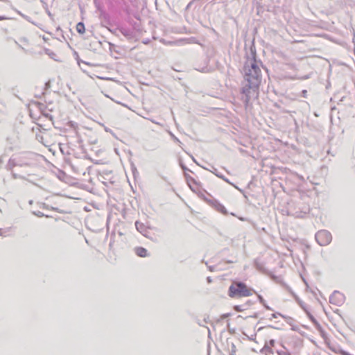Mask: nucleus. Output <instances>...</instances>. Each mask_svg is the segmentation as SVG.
<instances>
[{
    "label": "nucleus",
    "mask_w": 355,
    "mask_h": 355,
    "mask_svg": "<svg viewBox=\"0 0 355 355\" xmlns=\"http://www.w3.org/2000/svg\"><path fill=\"white\" fill-rule=\"evenodd\" d=\"M252 58H248L243 66V78L246 82L241 91V99L245 108L248 107L252 98H257L259 87L261 83L262 72L261 67L263 66L261 60L256 59V53L251 49Z\"/></svg>",
    "instance_id": "nucleus-1"
},
{
    "label": "nucleus",
    "mask_w": 355,
    "mask_h": 355,
    "mask_svg": "<svg viewBox=\"0 0 355 355\" xmlns=\"http://www.w3.org/2000/svg\"><path fill=\"white\" fill-rule=\"evenodd\" d=\"M251 295L252 289L241 282H234L229 288V295L231 297H248Z\"/></svg>",
    "instance_id": "nucleus-2"
},
{
    "label": "nucleus",
    "mask_w": 355,
    "mask_h": 355,
    "mask_svg": "<svg viewBox=\"0 0 355 355\" xmlns=\"http://www.w3.org/2000/svg\"><path fill=\"white\" fill-rule=\"evenodd\" d=\"M315 240L320 245L325 246L331 243L332 236L329 231L322 230L315 234Z\"/></svg>",
    "instance_id": "nucleus-3"
},
{
    "label": "nucleus",
    "mask_w": 355,
    "mask_h": 355,
    "mask_svg": "<svg viewBox=\"0 0 355 355\" xmlns=\"http://www.w3.org/2000/svg\"><path fill=\"white\" fill-rule=\"evenodd\" d=\"M345 300V296L339 291H335L329 297V302L336 306H340Z\"/></svg>",
    "instance_id": "nucleus-4"
},
{
    "label": "nucleus",
    "mask_w": 355,
    "mask_h": 355,
    "mask_svg": "<svg viewBox=\"0 0 355 355\" xmlns=\"http://www.w3.org/2000/svg\"><path fill=\"white\" fill-rule=\"evenodd\" d=\"M11 5L7 0H0V21L9 19L5 14L10 8Z\"/></svg>",
    "instance_id": "nucleus-5"
},
{
    "label": "nucleus",
    "mask_w": 355,
    "mask_h": 355,
    "mask_svg": "<svg viewBox=\"0 0 355 355\" xmlns=\"http://www.w3.org/2000/svg\"><path fill=\"white\" fill-rule=\"evenodd\" d=\"M135 253L137 256L141 257H146L148 256V252L147 250L142 247H137L135 250Z\"/></svg>",
    "instance_id": "nucleus-6"
},
{
    "label": "nucleus",
    "mask_w": 355,
    "mask_h": 355,
    "mask_svg": "<svg viewBox=\"0 0 355 355\" xmlns=\"http://www.w3.org/2000/svg\"><path fill=\"white\" fill-rule=\"evenodd\" d=\"M135 226H136V228L137 230L141 233L143 235H146V233L147 232V230L145 227V225L143 224V223H141L138 221H137L135 223Z\"/></svg>",
    "instance_id": "nucleus-7"
},
{
    "label": "nucleus",
    "mask_w": 355,
    "mask_h": 355,
    "mask_svg": "<svg viewBox=\"0 0 355 355\" xmlns=\"http://www.w3.org/2000/svg\"><path fill=\"white\" fill-rule=\"evenodd\" d=\"M76 31L78 33L83 34L85 33V25L83 22H78L76 25Z\"/></svg>",
    "instance_id": "nucleus-8"
},
{
    "label": "nucleus",
    "mask_w": 355,
    "mask_h": 355,
    "mask_svg": "<svg viewBox=\"0 0 355 355\" xmlns=\"http://www.w3.org/2000/svg\"><path fill=\"white\" fill-rule=\"evenodd\" d=\"M215 207H216V209L218 211H220V212H221V213H223L224 214H226L227 213L225 207L223 205H221V204H220L218 202H216Z\"/></svg>",
    "instance_id": "nucleus-9"
},
{
    "label": "nucleus",
    "mask_w": 355,
    "mask_h": 355,
    "mask_svg": "<svg viewBox=\"0 0 355 355\" xmlns=\"http://www.w3.org/2000/svg\"><path fill=\"white\" fill-rule=\"evenodd\" d=\"M258 299H259L260 303H261L262 305L264 306V307L266 309L271 310V308L266 304L265 300L263 298V297L261 295H258Z\"/></svg>",
    "instance_id": "nucleus-10"
},
{
    "label": "nucleus",
    "mask_w": 355,
    "mask_h": 355,
    "mask_svg": "<svg viewBox=\"0 0 355 355\" xmlns=\"http://www.w3.org/2000/svg\"><path fill=\"white\" fill-rule=\"evenodd\" d=\"M209 171H210L211 173H213L214 174H215L217 177H218V178H221V179L224 180L225 181H226V182H229V181H228L227 179H225V177H224L223 175L218 173V172H217V169H216V168H214V167H213V171H211V170H209Z\"/></svg>",
    "instance_id": "nucleus-11"
},
{
    "label": "nucleus",
    "mask_w": 355,
    "mask_h": 355,
    "mask_svg": "<svg viewBox=\"0 0 355 355\" xmlns=\"http://www.w3.org/2000/svg\"><path fill=\"white\" fill-rule=\"evenodd\" d=\"M304 214L305 213H302V211H300V212L296 211L295 213L291 212V211H288L289 215H292L296 218H302Z\"/></svg>",
    "instance_id": "nucleus-12"
},
{
    "label": "nucleus",
    "mask_w": 355,
    "mask_h": 355,
    "mask_svg": "<svg viewBox=\"0 0 355 355\" xmlns=\"http://www.w3.org/2000/svg\"><path fill=\"white\" fill-rule=\"evenodd\" d=\"M42 114H43L44 116L49 118L51 121H53L52 115L49 114L47 112H45L44 110H42Z\"/></svg>",
    "instance_id": "nucleus-13"
},
{
    "label": "nucleus",
    "mask_w": 355,
    "mask_h": 355,
    "mask_svg": "<svg viewBox=\"0 0 355 355\" xmlns=\"http://www.w3.org/2000/svg\"><path fill=\"white\" fill-rule=\"evenodd\" d=\"M33 214L34 215L37 216V217H43V216H45V215H44L42 212H41V211H33ZM46 217H48V216H46Z\"/></svg>",
    "instance_id": "nucleus-14"
},
{
    "label": "nucleus",
    "mask_w": 355,
    "mask_h": 355,
    "mask_svg": "<svg viewBox=\"0 0 355 355\" xmlns=\"http://www.w3.org/2000/svg\"><path fill=\"white\" fill-rule=\"evenodd\" d=\"M46 53L53 59H55L54 56H55V53H53V51H51L49 49H46Z\"/></svg>",
    "instance_id": "nucleus-15"
},
{
    "label": "nucleus",
    "mask_w": 355,
    "mask_h": 355,
    "mask_svg": "<svg viewBox=\"0 0 355 355\" xmlns=\"http://www.w3.org/2000/svg\"><path fill=\"white\" fill-rule=\"evenodd\" d=\"M277 315H280L281 317L286 318V317L284 315H282V314H281L279 313H272L271 315V318H276L277 317Z\"/></svg>",
    "instance_id": "nucleus-16"
},
{
    "label": "nucleus",
    "mask_w": 355,
    "mask_h": 355,
    "mask_svg": "<svg viewBox=\"0 0 355 355\" xmlns=\"http://www.w3.org/2000/svg\"><path fill=\"white\" fill-rule=\"evenodd\" d=\"M235 352H236V346L234 345V343H232V348H231V353H230V354L231 355H236Z\"/></svg>",
    "instance_id": "nucleus-17"
},
{
    "label": "nucleus",
    "mask_w": 355,
    "mask_h": 355,
    "mask_svg": "<svg viewBox=\"0 0 355 355\" xmlns=\"http://www.w3.org/2000/svg\"><path fill=\"white\" fill-rule=\"evenodd\" d=\"M263 350L266 352V354H267V353H268H268H272V350H271V349H270L269 347H268V346H265V347H263Z\"/></svg>",
    "instance_id": "nucleus-18"
},
{
    "label": "nucleus",
    "mask_w": 355,
    "mask_h": 355,
    "mask_svg": "<svg viewBox=\"0 0 355 355\" xmlns=\"http://www.w3.org/2000/svg\"><path fill=\"white\" fill-rule=\"evenodd\" d=\"M284 286L285 287V288L288 291L291 293H292V295H295L294 293L292 291L291 288L286 284H284Z\"/></svg>",
    "instance_id": "nucleus-19"
},
{
    "label": "nucleus",
    "mask_w": 355,
    "mask_h": 355,
    "mask_svg": "<svg viewBox=\"0 0 355 355\" xmlns=\"http://www.w3.org/2000/svg\"><path fill=\"white\" fill-rule=\"evenodd\" d=\"M170 135H171V136L172 137V138L173 139L174 141H175L176 142L180 143V141L173 134H172L171 132Z\"/></svg>",
    "instance_id": "nucleus-20"
},
{
    "label": "nucleus",
    "mask_w": 355,
    "mask_h": 355,
    "mask_svg": "<svg viewBox=\"0 0 355 355\" xmlns=\"http://www.w3.org/2000/svg\"><path fill=\"white\" fill-rule=\"evenodd\" d=\"M302 96H303V97L306 98V95H307V91H306V90H305V89H304V90H303V91L302 92Z\"/></svg>",
    "instance_id": "nucleus-21"
},
{
    "label": "nucleus",
    "mask_w": 355,
    "mask_h": 355,
    "mask_svg": "<svg viewBox=\"0 0 355 355\" xmlns=\"http://www.w3.org/2000/svg\"><path fill=\"white\" fill-rule=\"evenodd\" d=\"M234 309H235L236 311H239V312L243 311V309H241L239 306H236L234 307Z\"/></svg>",
    "instance_id": "nucleus-22"
},
{
    "label": "nucleus",
    "mask_w": 355,
    "mask_h": 355,
    "mask_svg": "<svg viewBox=\"0 0 355 355\" xmlns=\"http://www.w3.org/2000/svg\"><path fill=\"white\" fill-rule=\"evenodd\" d=\"M230 315V313L223 314V315H221V318L222 319H225V318H227Z\"/></svg>",
    "instance_id": "nucleus-23"
},
{
    "label": "nucleus",
    "mask_w": 355,
    "mask_h": 355,
    "mask_svg": "<svg viewBox=\"0 0 355 355\" xmlns=\"http://www.w3.org/2000/svg\"><path fill=\"white\" fill-rule=\"evenodd\" d=\"M310 319L311 320V321L314 323H317V321L314 318V317H313L312 315H310L309 316Z\"/></svg>",
    "instance_id": "nucleus-24"
},
{
    "label": "nucleus",
    "mask_w": 355,
    "mask_h": 355,
    "mask_svg": "<svg viewBox=\"0 0 355 355\" xmlns=\"http://www.w3.org/2000/svg\"><path fill=\"white\" fill-rule=\"evenodd\" d=\"M275 343V341L274 340H270V345H272V346L274 345Z\"/></svg>",
    "instance_id": "nucleus-25"
},
{
    "label": "nucleus",
    "mask_w": 355,
    "mask_h": 355,
    "mask_svg": "<svg viewBox=\"0 0 355 355\" xmlns=\"http://www.w3.org/2000/svg\"><path fill=\"white\" fill-rule=\"evenodd\" d=\"M105 130L106 132H111V130H110V129H109V128H105Z\"/></svg>",
    "instance_id": "nucleus-26"
},
{
    "label": "nucleus",
    "mask_w": 355,
    "mask_h": 355,
    "mask_svg": "<svg viewBox=\"0 0 355 355\" xmlns=\"http://www.w3.org/2000/svg\"><path fill=\"white\" fill-rule=\"evenodd\" d=\"M207 279L209 283L211 282V278L210 277H208Z\"/></svg>",
    "instance_id": "nucleus-27"
},
{
    "label": "nucleus",
    "mask_w": 355,
    "mask_h": 355,
    "mask_svg": "<svg viewBox=\"0 0 355 355\" xmlns=\"http://www.w3.org/2000/svg\"><path fill=\"white\" fill-rule=\"evenodd\" d=\"M191 158H192L193 161L195 163H196L198 165H199V164H198V163L196 162V159H195L193 157H192V156H191Z\"/></svg>",
    "instance_id": "nucleus-28"
},
{
    "label": "nucleus",
    "mask_w": 355,
    "mask_h": 355,
    "mask_svg": "<svg viewBox=\"0 0 355 355\" xmlns=\"http://www.w3.org/2000/svg\"><path fill=\"white\" fill-rule=\"evenodd\" d=\"M182 168L184 171H187L188 170L186 166H184V165H182Z\"/></svg>",
    "instance_id": "nucleus-29"
},
{
    "label": "nucleus",
    "mask_w": 355,
    "mask_h": 355,
    "mask_svg": "<svg viewBox=\"0 0 355 355\" xmlns=\"http://www.w3.org/2000/svg\"><path fill=\"white\" fill-rule=\"evenodd\" d=\"M151 122L154 123H156V124H159V123L156 122L155 120H153V119H150Z\"/></svg>",
    "instance_id": "nucleus-30"
},
{
    "label": "nucleus",
    "mask_w": 355,
    "mask_h": 355,
    "mask_svg": "<svg viewBox=\"0 0 355 355\" xmlns=\"http://www.w3.org/2000/svg\"><path fill=\"white\" fill-rule=\"evenodd\" d=\"M209 269L210 271H213L214 270V267L213 266H209Z\"/></svg>",
    "instance_id": "nucleus-31"
},
{
    "label": "nucleus",
    "mask_w": 355,
    "mask_h": 355,
    "mask_svg": "<svg viewBox=\"0 0 355 355\" xmlns=\"http://www.w3.org/2000/svg\"><path fill=\"white\" fill-rule=\"evenodd\" d=\"M53 210H55V211H58V209L57 208H51Z\"/></svg>",
    "instance_id": "nucleus-32"
},
{
    "label": "nucleus",
    "mask_w": 355,
    "mask_h": 355,
    "mask_svg": "<svg viewBox=\"0 0 355 355\" xmlns=\"http://www.w3.org/2000/svg\"><path fill=\"white\" fill-rule=\"evenodd\" d=\"M239 219H240L241 220H244V218H239Z\"/></svg>",
    "instance_id": "nucleus-33"
},
{
    "label": "nucleus",
    "mask_w": 355,
    "mask_h": 355,
    "mask_svg": "<svg viewBox=\"0 0 355 355\" xmlns=\"http://www.w3.org/2000/svg\"><path fill=\"white\" fill-rule=\"evenodd\" d=\"M0 235H1V230H0Z\"/></svg>",
    "instance_id": "nucleus-34"
}]
</instances>
